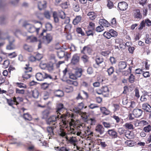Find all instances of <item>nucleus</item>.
I'll use <instances>...</instances> for the list:
<instances>
[{
	"instance_id": "f257e3e1",
	"label": "nucleus",
	"mask_w": 151,
	"mask_h": 151,
	"mask_svg": "<svg viewBox=\"0 0 151 151\" xmlns=\"http://www.w3.org/2000/svg\"><path fill=\"white\" fill-rule=\"evenodd\" d=\"M62 118V115L58 114L52 115L50 116L46 120V122L47 124H53L54 126H57L56 124L57 121L59 119L60 120Z\"/></svg>"
},
{
	"instance_id": "f03ea898",
	"label": "nucleus",
	"mask_w": 151,
	"mask_h": 151,
	"mask_svg": "<svg viewBox=\"0 0 151 151\" xmlns=\"http://www.w3.org/2000/svg\"><path fill=\"white\" fill-rule=\"evenodd\" d=\"M23 26L26 28L28 32L30 33L36 32L37 33L40 29L39 28H36L33 25L29 24L26 22L23 23Z\"/></svg>"
},
{
	"instance_id": "7ed1b4c3",
	"label": "nucleus",
	"mask_w": 151,
	"mask_h": 151,
	"mask_svg": "<svg viewBox=\"0 0 151 151\" xmlns=\"http://www.w3.org/2000/svg\"><path fill=\"white\" fill-rule=\"evenodd\" d=\"M36 77L37 80L39 81H42L47 78L50 79L52 78L50 75L44 72L37 73L36 74Z\"/></svg>"
},
{
	"instance_id": "20e7f679",
	"label": "nucleus",
	"mask_w": 151,
	"mask_h": 151,
	"mask_svg": "<svg viewBox=\"0 0 151 151\" xmlns=\"http://www.w3.org/2000/svg\"><path fill=\"white\" fill-rule=\"evenodd\" d=\"M52 40V37L50 34H47L44 36L42 40V42L45 44L50 43Z\"/></svg>"
},
{
	"instance_id": "39448f33",
	"label": "nucleus",
	"mask_w": 151,
	"mask_h": 151,
	"mask_svg": "<svg viewBox=\"0 0 151 151\" xmlns=\"http://www.w3.org/2000/svg\"><path fill=\"white\" fill-rule=\"evenodd\" d=\"M148 26L151 25V21L148 19H147L142 21L140 24L138 29L139 30L142 29L144 27H145V25Z\"/></svg>"
},
{
	"instance_id": "423d86ee",
	"label": "nucleus",
	"mask_w": 151,
	"mask_h": 151,
	"mask_svg": "<svg viewBox=\"0 0 151 151\" xmlns=\"http://www.w3.org/2000/svg\"><path fill=\"white\" fill-rule=\"evenodd\" d=\"M93 50L92 48L89 45L84 46L81 51V52L82 53L85 54L87 53L89 55L91 54Z\"/></svg>"
},
{
	"instance_id": "0eeeda50",
	"label": "nucleus",
	"mask_w": 151,
	"mask_h": 151,
	"mask_svg": "<svg viewBox=\"0 0 151 151\" xmlns=\"http://www.w3.org/2000/svg\"><path fill=\"white\" fill-rule=\"evenodd\" d=\"M95 130L96 132L100 134H103L105 131L104 128L103 126L101 124H99L96 127Z\"/></svg>"
},
{
	"instance_id": "6e6552de",
	"label": "nucleus",
	"mask_w": 151,
	"mask_h": 151,
	"mask_svg": "<svg viewBox=\"0 0 151 151\" xmlns=\"http://www.w3.org/2000/svg\"><path fill=\"white\" fill-rule=\"evenodd\" d=\"M118 7L120 10L124 11L127 9L128 4L125 2H121L119 3Z\"/></svg>"
},
{
	"instance_id": "1a4fd4ad",
	"label": "nucleus",
	"mask_w": 151,
	"mask_h": 151,
	"mask_svg": "<svg viewBox=\"0 0 151 151\" xmlns=\"http://www.w3.org/2000/svg\"><path fill=\"white\" fill-rule=\"evenodd\" d=\"M127 63L125 61H121L119 62L118 64V70L119 72L124 69L127 67Z\"/></svg>"
},
{
	"instance_id": "9d476101",
	"label": "nucleus",
	"mask_w": 151,
	"mask_h": 151,
	"mask_svg": "<svg viewBox=\"0 0 151 151\" xmlns=\"http://www.w3.org/2000/svg\"><path fill=\"white\" fill-rule=\"evenodd\" d=\"M80 57L78 54H75L73 56L71 63L73 65L77 64L79 62Z\"/></svg>"
},
{
	"instance_id": "9b49d317",
	"label": "nucleus",
	"mask_w": 151,
	"mask_h": 151,
	"mask_svg": "<svg viewBox=\"0 0 151 151\" xmlns=\"http://www.w3.org/2000/svg\"><path fill=\"white\" fill-rule=\"evenodd\" d=\"M142 112V110L139 109H134L133 111V114L136 117H139L141 116Z\"/></svg>"
},
{
	"instance_id": "f8f14e48",
	"label": "nucleus",
	"mask_w": 151,
	"mask_h": 151,
	"mask_svg": "<svg viewBox=\"0 0 151 151\" xmlns=\"http://www.w3.org/2000/svg\"><path fill=\"white\" fill-rule=\"evenodd\" d=\"M142 109L147 112H151V106L147 103H144L142 106Z\"/></svg>"
},
{
	"instance_id": "ddd939ff",
	"label": "nucleus",
	"mask_w": 151,
	"mask_h": 151,
	"mask_svg": "<svg viewBox=\"0 0 151 151\" xmlns=\"http://www.w3.org/2000/svg\"><path fill=\"white\" fill-rule=\"evenodd\" d=\"M71 71L68 68H66L63 70V77L64 78H68Z\"/></svg>"
},
{
	"instance_id": "4468645a",
	"label": "nucleus",
	"mask_w": 151,
	"mask_h": 151,
	"mask_svg": "<svg viewBox=\"0 0 151 151\" xmlns=\"http://www.w3.org/2000/svg\"><path fill=\"white\" fill-rule=\"evenodd\" d=\"M107 132L109 136L112 137L114 138L117 137V133L114 129H109Z\"/></svg>"
},
{
	"instance_id": "2eb2a0df",
	"label": "nucleus",
	"mask_w": 151,
	"mask_h": 151,
	"mask_svg": "<svg viewBox=\"0 0 151 151\" xmlns=\"http://www.w3.org/2000/svg\"><path fill=\"white\" fill-rule=\"evenodd\" d=\"M53 92L55 96L56 97H61L64 96V93L61 90L59 89L54 90H53Z\"/></svg>"
},
{
	"instance_id": "dca6fc26",
	"label": "nucleus",
	"mask_w": 151,
	"mask_h": 151,
	"mask_svg": "<svg viewBox=\"0 0 151 151\" xmlns=\"http://www.w3.org/2000/svg\"><path fill=\"white\" fill-rule=\"evenodd\" d=\"M10 39L12 41L9 40V44L6 46V49L8 50H12L15 48V46L13 43V42H14V40L12 37H11Z\"/></svg>"
},
{
	"instance_id": "f3484780",
	"label": "nucleus",
	"mask_w": 151,
	"mask_h": 151,
	"mask_svg": "<svg viewBox=\"0 0 151 151\" xmlns=\"http://www.w3.org/2000/svg\"><path fill=\"white\" fill-rule=\"evenodd\" d=\"M100 25L106 27H108L109 25V23L104 19H101L99 21Z\"/></svg>"
},
{
	"instance_id": "a211bd4d",
	"label": "nucleus",
	"mask_w": 151,
	"mask_h": 151,
	"mask_svg": "<svg viewBox=\"0 0 151 151\" xmlns=\"http://www.w3.org/2000/svg\"><path fill=\"white\" fill-rule=\"evenodd\" d=\"M47 2L45 1L39 2L38 3V7L40 10H41L46 7Z\"/></svg>"
},
{
	"instance_id": "6ab92c4d",
	"label": "nucleus",
	"mask_w": 151,
	"mask_h": 151,
	"mask_svg": "<svg viewBox=\"0 0 151 151\" xmlns=\"http://www.w3.org/2000/svg\"><path fill=\"white\" fill-rule=\"evenodd\" d=\"M6 100L8 104L10 106L13 107V105L16 104L14 97L9 99H6Z\"/></svg>"
},
{
	"instance_id": "aec40b11",
	"label": "nucleus",
	"mask_w": 151,
	"mask_h": 151,
	"mask_svg": "<svg viewBox=\"0 0 151 151\" xmlns=\"http://www.w3.org/2000/svg\"><path fill=\"white\" fill-rule=\"evenodd\" d=\"M54 149L55 150L57 151H69L70 150V149L68 147H55Z\"/></svg>"
},
{
	"instance_id": "412c9836",
	"label": "nucleus",
	"mask_w": 151,
	"mask_h": 151,
	"mask_svg": "<svg viewBox=\"0 0 151 151\" xmlns=\"http://www.w3.org/2000/svg\"><path fill=\"white\" fill-rule=\"evenodd\" d=\"M68 53L67 52H65L64 51L59 50L57 52V55L58 58H63L65 55H67Z\"/></svg>"
},
{
	"instance_id": "4be33fe9",
	"label": "nucleus",
	"mask_w": 151,
	"mask_h": 151,
	"mask_svg": "<svg viewBox=\"0 0 151 151\" xmlns=\"http://www.w3.org/2000/svg\"><path fill=\"white\" fill-rule=\"evenodd\" d=\"M72 5L73 9L75 12H78L79 11L80 7L78 2L73 3Z\"/></svg>"
},
{
	"instance_id": "5701e85b",
	"label": "nucleus",
	"mask_w": 151,
	"mask_h": 151,
	"mask_svg": "<svg viewBox=\"0 0 151 151\" xmlns=\"http://www.w3.org/2000/svg\"><path fill=\"white\" fill-rule=\"evenodd\" d=\"M125 135L129 139H131L134 137L133 133L129 130L125 132Z\"/></svg>"
},
{
	"instance_id": "b1692460",
	"label": "nucleus",
	"mask_w": 151,
	"mask_h": 151,
	"mask_svg": "<svg viewBox=\"0 0 151 151\" xmlns=\"http://www.w3.org/2000/svg\"><path fill=\"white\" fill-rule=\"evenodd\" d=\"M32 94L34 98L37 99L38 97L39 93L37 89H35L32 91Z\"/></svg>"
},
{
	"instance_id": "393cba45",
	"label": "nucleus",
	"mask_w": 151,
	"mask_h": 151,
	"mask_svg": "<svg viewBox=\"0 0 151 151\" xmlns=\"http://www.w3.org/2000/svg\"><path fill=\"white\" fill-rule=\"evenodd\" d=\"M89 18L91 20L94 19L96 17V14L93 12H89L87 14Z\"/></svg>"
},
{
	"instance_id": "a878e982",
	"label": "nucleus",
	"mask_w": 151,
	"mask_h": 151,
	"mask_svg": "<svg viewBox=\"0 0 151 151\" xmlns=\"http://www.w3.org/2000/svg\"><path fill=\"white\" fill-rule=\"evenodd\" d=\"M57 126H54L52 127H47V131L51 135H53L54 134L53 130L54 128H56Z\"/></svg>"
},
{
	"instance_id": "bb28decb",
	"label": "nucleus",
	"mask_w": 151,
	"mask_h": 151,
	"mask_svg": "<svg viewBox=\"0 0 151 151\" xmlns=\"http://www.w3.org/2000/svg\"><path fill=\"white\" fill-rule=\"evenodd\" d=\"M52 17L53 18L54 22L56 23H58L59 22V19L58 13L54 11L52 12Z\"/></svg>"
},
{
	"instance_id": "cd10ccee",
	"label": "nucleus",
	"mask_w": 151,
	"mask_h": 151,
	"mask_svg": "<svg viewBox=\"0 0 151 151\" xmlns=\"http://www.w3.org/2000/svg\"><path fill=\"white\" fill-rule=\"evenodd\" d=\"M81 17L80 16H77L76 18L73 20V23L75 25H76L81 22Z\"/></svg>"
},
{
	"instance_id": "c85d7f7f",
	"label": "nucleus",
	"mask_w": 151,
	"mask_h": 151,
	"mask_svg": "<svg viewBox=\"0 0 151 151\" xmlns=\"http://www.w3.org/2000/svg\"><path fill=\"white\" fill-rule=\"evenodd\" d=\"M100 110L101 112L106 115H107L109 114L110 111L109 110L107 109H106L104 107L100 108Z\"/></svg>"
},
{
	"instance_id": "c756f323",
	"label": "nucleus",
	"mask_w": 151,
	"mask_h": 151,
	"mask_svg": "<svg viewBox=\"0 0 151 151\" xmlns=\"http://www.w3.org/2000/svg\"><path fill=\"white\" fill-rule=\"evenodd\" d=\"M64 109L63 105L61 103L59 104L57 106V111L58 112V114H59L60 112H61L62 110Z\"/></svg>"
},
{
	"instance_id": "7c9ffc66",
	"label": "nucleus",
	"mask_w": 151,
	"mask_h": 151,
	"mask_svg": "<svg viewBox=\"0 0 151 151\" xmlns=\"http://www.w3.org/2000/svg\"><path fill=\"white\" fill-rule=\"evenodd\" d=\"M101 90L103 92V93H106V94H109V90L108 87L106 86H103L101 89Z\"/></svg>"
},
{
	"instance_id": "2f4dec72",
	"label": "nucleus",
	"mask_w": 151,
	"mask_h": 151,
	"mask_svg": "<svg viewBox=\"0 0 151 151\" xmlns=\"http://www.w3.org/2000/svg\"><path fill=\"white\" fill-rule=\"evenodd\" d=\"M134 16L135 18H141L142 17V16L140 14L139 10L136 9L134 11Z\"/></svg>"
},
{
	"instance_id": "473e14b6",
	"label": "nucleus",
	"mask_w": 151,
	"mask_h": 151,
	"mask_svg": "<svg viewBox=\"0 0 151 151\" xmlns=\"http://www.w3.org/2000/svg\"><path fill=\"white\" fill-rule=\"evenodd\" d=\"M23 117L26 120L30 121L32 119V117L31 115L28 113L24 114Z\"/></svg>"
},
{
	"instance_id": "72a5a7b5",
	"label": "nucleus",
	"mask_w": 151,
	"mask_h": 151,
	"mask_svg": "<svg viewBox=\"0 0 151 151\" xmlns=\"http://www.w3.org/2000/svg\"><path fill=\"white\" fill-rule=\"evenodd\" d=\"M96 63L97 65H99L100 64L103 62V59L101 57H97L95 59Z\"/></svg>"
},
{
	"instance_id": "f704fd0d",
	"label": "nucleus",
	"mask_w": 151,
	"mask_h": 151,
	"mask_svg": "<svg viewBox=\"0 0 151 151\" xmlns=\"http://www.w3.org/2000/svg\"><path fill=\"white\" fill-rule=\"evenodd\" d=\"M72 27V26L69 24H67L65 26L64 31L67 33H68L70 31Z\"/></svg>"
},
{
	"instance_id": "c9c22d12",
	"label": "nucleus",
	"mask_w": 151,
	"mask_h": 151,
	"mask_svg": "<svg viewBox=\"0 0 151 151\" xmlns=\"http://www.w3.org/2000/svg\"><path fill=\"white\" fill-rule=\"evenodd\" d=\"M27 39L31 42H34L37 41V38L34 36H28L27 37Z\"/></svg>"
},
{
	"instance_id": "e433bc0d",
	"label": "nucleus",
	"mask_w": 151,
	"mask_h": 151,
	"mask_svg": "<svg viewBox=\"0 0 151 151\" xmlns=\"http://www.w3.org/2000/svg\"><path fill=\"white\" fill-rule=\"evenodd\" d=\"M143 131L147 133L150 132L151 131V126L150 125H148L147 126L144 127Z\"/></svg>"
},
{
	"instance_id": "4c0bfd02",
	"label": "nucleus",
	"mask_w": 151,
	"mask_h": 151,
	"mask_svg": "<svg viewBox=\"0 0 151 151\" xmlns=\"http://www.w3.org/2000/svg\"><path fill=\"white\" fill-rule=\"evenodd\" d=\"M126 128L129 129H134L133 125L131 123H126L124 125Z\"/></svg>"
},
{
	"instance_id": "58836bf2",
	"label": "nucleus",
	"mask_w": 151,
	"mask_h": 151,
	"mask_svg": "<svg viewBox=\"0 0 151 151\" xmlns=\"http://www.w3.org/2000/svg\"><path fill=\"white\" fill-rule=\"evenodd\" d=\"M81 110L78 106L75 107L73 109V111L74 112L77 114H80L81 113Z\"/></svg>"
},
{
	"instance_id": "ea45409f",
	"label": "nucleus",
	"mask_w": 151,
	"mask_h": 151,
	"mask_svg": "<svg viewBox=\"0 0 151 151\" xmlns=\"http://www.w3.org/2000/svg\"><path fill=\"white\" fill-rule=\"evenodd\" d=\"M138 123L141 126L147 125L149 124L148 122L147 121L145 120H142L140 121Z\"/></svg>"
},
{
	"instance_id": "a19ab883",
	"label": "nucleus",
	"mask_w": 151,
	"mask_h": 151,
	"mask_svg": "<svg viewBox=\"0 0 151 151\" xmlns=\"http://www.w3.org/2000/svg\"><path fill=\"white\" fill-rule=\"evenodd\" d=\"M95 28V24L92 22H90L88 27V30H93Z\"/></svg>"
},
{
	"instance_id": "79ce46f5",
	"label": "nucleus",
	"mask_w": 151,
	"mask_h": 151,
	"mask_svg": "<svg viewBox=\"0 0 151 151\" xmlns=\"http://www.w3.org/2000/svg\"><path fill=\"white\" fill-rule=\"evenodd\" d=\"M103 36L108 39H110L111 37L110 32H105L103 34Z\"/></svg>"
},
{
	"instance_id": "37998d69",
	"label": "nucleus",
	"mask_w": 151,
	"mask_h": 151,
	"mask_svg": "<svg viewBox=\"0 0 151 151\" xmlns=\"http://www.w3.org/2000/svg\"><path fill=\"white\" fill-rule=\"evenodd\" d=\"M114 71V68L112 66H111L107 70V72L109 75H111Z\"/></svg>"
},
{
	"instance_id": "c03bdc74",
	"label": "nucleus",
	"mask_w": 151,
	"mask_h": 151,
	"mask_svg": "<svg viewBox=\"0 0 151 151\" xmlns=\"http://www.w3.org/2000/svg\"><path fill=\"white\" fill-rule=\"evenodd\" d=\"M134 92L135 93V96L137 98H139L140 97L139 94V91L137 88H135Z\"/></svg>"
},
{
	"instance_id": "a18cd8bd",
	"label": "nucleus",
	"mask_w": 151,
	"mask_h": 151,
	"mask_svg": "<svg viewBox=\"0 0 151 151\" xmlns=\"http://www.w3.org/2000/svg\"><path fill=\"white\" fill-rule=\"evenodd\" d=\"M69 141L71 144H74L77 142L76 138L75 137H70L69 139Z\"/></svg>"
},
{
	"instance_id": "49530a36",
	"label": "nucleus",
	"mask_w": 151,
	"mask_h": 151,
	"mask_svg": "<svg viewBox=\"0 0 151 151\" xmlns=\"http://www.w3.org/2000/svg\"><path fill=\"white\" fill-rule=\"evenodd\" d=\"M24 68L25 69L24 72L29 73L32 71V69L31 67H29V64H26V67Z\"/></svg>"
},
{
	"instance_id": "de8ad7c7",
	"label": "nucleus",
	"mask_w": 151,
	"mask_h": 151,
	"mask_svg": "<svg viewBox=\"0 0 151 151\" xmlns=\"http://www.w3.org/2000/svg\"><path fill=\"white\" fill-rule=\"evenodd\" d=\"M81 58L83 62L85 63L88 62L89 59V57L86 55H83Z\"/></svg>"
},
{
	"instance_id": "09e8293b",
	"label": "nucleus",
	"mask_w": 151,
	"mask_h": 151,
	"mask_svg": "<svg viewBox=\"0 0 151 151\" xmlns=\"http://www.w3.org/2000/svg\"><path fill=\"white\" fill-rule=\"evenodd\" d=\"M9 64V61L8 60H5L3 63V67L4 68H6L8 67Z\"/></svg>"
},
{
	"instance_id": "8fccbe9b",
	"label": "nucleus",
	"mask_w": 151,
	"mask_h": 151,
	"mask_svg": "<svg viewBox=\"0 0 151 151\" xmlns=\"http://www.w3.org/2000/svg\"><path fill=\"white\" fill-rule=\"evenodd\" d=\"M31 76V75L29 73L24 72V73L22 76V77L24 78L27 79L30 78Z\"/></svg>"
},
{
	"instance_id": "3c124183",
	"label": "nucleus",
	"mask_w": 151,
	"mask_h": 151,
	"mask_svg": "<svg viewBox=\"0 0 151 151\" xmlns=\"http://www.w3.org/2000/svg\"><path fill=\"white\" fill-rule=\"evenodd\" d=\"M24 50L29 52H31L33 50L32 49L31 47L26 44L24 45Z\"/></svg>"
},
{
	"instance_id": "603ef678",
	"label": "nucleus",
	"mask_w": 151,
	"mask_h": 151,
	"mask_svg": "<svg viewBox=\"0 0 151 151\" xmlns=\"http://www.w3.org/2000/svg\"><path fill=\"white\" fill-rule=\"evenodd\" d=\"M16 101V105L19 104V102H22L23 101V99L20 97H17V98L14 97Z\"/></svg>"
},
{
	"instance_id": "864d4df0",
	"label": "nucleus",
	"mask_w": 151,
	"mask_h": 151,
	"mask_svg": "<svg viewBox=\"0 0 151 151\" xmlns=\"http://www.w3.org/2000/svg\"><path fill=\"white\" fill-rule=\"evenodd\" d=\"M135 80V77L132 74H131L129 77V81L130 83H132L134 82Z\"/></svg>"
},
{
	"instance_id": "5fc2aeb1",
	"label": "nucleus",
	"mask_w": 151,
	"mask_h": 151,
	"mask_svg": "<svg viewBox=\"0 0 151 151\" xmlns=\"http://www.w3.org/2000/svg\"><path fill=\"white\" fill-rule=\"evenodd\" d=\"M59 134L60 136L62 137L65 136L66 135V134L64 130L62 129H60Z\"/></svg>"
},
{
	"instance_id": "6e6d98bb",
	"label": "nucleus",
	"mask_w": 151,
	"mask_h": 151,
	"mask_svg": "<svg viewBox=\"0 0 151 151\" xmlns=\"http://www.w3.org/2000/svg\"><path fill=\"white\" fill-rule=\"evenodd\" d=\"M45 17L48 19H50V15L49 12L48 11H45L44 13Z\"/></svg>"
},
{
	"instance_id": "4d7b16f0",
	"label": "nucleus",
	"mask_w": 151,
	"mask_h": 151,
	"mask_svg": "<svg viewBox=\"0 0 151 151\" xmlns=\"http://www.w3.org/2000/svg\"><path fill=\"white\" fill-rule=\"evenodd\" d=\"M104 29V27L103 26L100 25V26H98L96 28V31L97 32H100L103 31Z\"/></svg>"
},
{
	"instance_id": "13d9d810",
	"label": "nucleus",
	"mask_w": 151,
	"mask_h": 151,
	"mask_svg": "<svg viewBox=\"0 0 151 151\" xmlns=\"http://www.w3.org/2000/svg\"><path fill=\"white\" fill-rule=\"evenodd\" d=\"M16 84L19 88H26L27 87L26 85L22 83H17Z\"/></svg>"
},
{
	"instance_id": "bf43d9fd",
	"label": "nucleus",
	"mask_w": 151,
	"mask_h": 151,
	"mask_svg": "<svg viewBox=\"0 0 151 151\" xmlns=\"http://www.w3.org/2000/svg\"><path fill=\"white\" fill-rule=\"evenodd\" d=\"M129 43V42H127L125 44V45L124 44V43H123L122 42L121 43V44H120L119 45V47L120 49H121L122 50H124L126 48V46L127 45V43Z\"/></svg>"
},
{
	"instance_id": "052dcab7",
	"label": "nucleus",
	"mask_w": 151,
	"mask_h": 151,
	"mask_svg": "<svg viewBox=\"0 0 151 151\" xmlns=\"http://www.w3.org/2000/svg\"><path fill=\"white\" fill-rule=\"evenodd\" d=\"M129 103L127 97H125L123 99L122 103L124 105H127L128 104H129Z\"/></svg>"
},
{
	"instance_id": "680f3d73",
	"label": "nucleus",
	"mask_w": 151,
	"mask_h": 151,
	"mask_svg": "<svg viewBox=\"0 0 151 151\" xmlns=\"http://www.w3.org/2000/svg\"><path fill=\"white\" fill-rule=\"evenodd\" d=\"M140 100L141 102H145L147 100L146 96L145 94H143L141 96Z\"/></svg>"
},
{
	"instance_id": "e2e57ef3",
	"label": "nucleus",
	"mask_w": 151,
	"mask_h": 151,
	"mask_svg": "<svg viewBox=\"0 0 151 151\" xmlns=\"http://www.w3.org/2000/svg\"><path fill=\"white\" fill-rule=\"evenodd\" d=\"M45 27L46 28V30L50 31L52 28V25L50 23H47L46 24Z\"/></svg>"
},
{
	"instance_id": "0e129e2a",
	"label": "nucleus",
	"mask_w": 151,
	"mask_h": 151,
	"mask_svg": "<svg viewBox=\"0 0 151 151\" xmlns=\"http://www.w3.org/2000/svg\"><path fill=\"white\" fill-rule=\"evenodd\" d=\"M88 107L91 109H93L95 108H98L99 106L95 104H91L88 106Z\"/></svg>"
},
{
	"instance_id": "69168bd1",
	"label": "nucleus",
	"mask_w": 151,
	"mask_h": 151,
	"mask_svg": "<svg viewBox=\"0 0 151 151\" xmlns=\"http://www.w3.org/2000/svg\"><path fill=\"white\" fill-rule=\"evenodd\" d=\"M109 32H110L111 34V37H115L117 35V32L113 29H111L110 30Z\"/></svg>"
},
{
	"instance_id": "338daca9",
	"label": "nucleus",
	"mask_w": 151,
	"mask_h": 151,
	"mask_svg": "<svg viewBox=\"0 0 151 151\" xmlns=\"http://www.w3.org/2000/svg\"><path fill=\"white\" fill-rule=\"evenodd\" d=\"M49 85V84L46 83H42L41 86V88L43 89H46L48 88Z\"/></svg>"
},
{
	"instance_id": "774afa93",
	"label": "nucleus",
	"mask_w": 151,
	"mask_h": 151,
	"mask_svg": "<svg viewBox=\"0 0 151 151\" xmlns=\"http://www.w3.org/2000/svg\"><path fill=\"white\" fill-rule=\"evenodd\" d=\"M47 64L43 62H41L40 64V67L42 69H45L47 67Z\"/></svg>"
}]
</instances>
